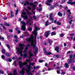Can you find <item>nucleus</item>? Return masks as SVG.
<instances>
[{"instance_id": "f257e3e1", "label": "nucleus", "mask_w": 75, "mask_h": 75, "mask_svg": "<svg viewBox=\"0 0 75 75\" xmlns=\"http://www.w3.org/2000/svg\"><path fill=\"white\" fill-rule=\"evenodd\" d=\"M34 31L32 32V34H34L35 36V39H34V36L33 35H30V37L28 38V42H30V44L28 45V47L30 45L33 47L34 48V51H35L34 53L35 55H37V53H38V47H36V46L35 45V44H35L37 42V30H40V28H37V26L34 25Z\"/></svg>"}, {"instance_id": "f03ea898", "label": "nucleus", "mask_w": 75, "mask_h": 75, "mask_svg": "<svg viewBox=\"0 0 75 75\" xmlns=\"http://www.w3.org/2000/svg\"><path fill=\"white\" fill-rule=\"evenodd\" d=\"M19 46L20 48L16 47V49L17 50L16 53L18 55L19 54H20L21 57H23V56L24 58H26L27 57V50H28V47H27L25 50H24L23 52V55L22 54L23 52L21 50H23L24 49V45L23 44H19Z\"/></svg>"}, {"instance_id": "7ed1b4c3", "label": "nucleus", "mask_w": 75, "mask_h": 75, "mask_svg": "<svg viewBox=\"0 0 75 75\" xmlns=\"http://www.w3.org/2000/svg\"><path fill=\"white\" fill-rule=\"evenodd\" d=\"M26 62H25L23 63H22L21 61L19 62V67L20 68H22L23 67V66H24V65H26V67L27 68V69H26V71L27 73H28V66L27 65V63L28 62V59H26L25 60Z\"/></svg>"}, {"instance_id": "20e7f679", "label": "nucleus", "mask_w": 75, "mask_h": 75, "mask_svg": "<svg viewBox=\"0 0 75 75\" xmlns=\"http://www.w3.org/2000/svg\"><path fill=\"white\" fill-rule=\"evenodd\" d=\"M21 16L26 21V23L27 24H28V16L27 15L26 13L24 12H22L21 14Z\"/></svg>"}, {"instance_id": "39448f33", "label": "nucleus", "mask_w": 75, "mask_h": 75, "mask_svg": "<svg viewBox=\"0 0 75 75\" xmlns=\"http://www.w3.org/2000/svg\"><path fill=\"white\" fill-rule=\"evenodd\" d=\"M29 53V62L30 61H32L33 60V59H32V58H31V57H33V56H34V54L32 53L31 52V51L30 50L28 52Z\"/></svg>"}, {"instance_id": "423d86ee", "label": "nucleus", "mask_w": 75, "mask_h": 75, "mask_svg": "<svg viewBox=\"0 0 75 75\" xmlns=\"http://www.w3.org/2000/svg\"><path fill=\"white\" fill-rule=\"evenodd\" d=\"M21 23H22L23 25L21 27V30H22V31H25V23L23 21H21Z\"/></svg>"}, {"instance_id": "0eeeda50", "label": "nucleus", "mask_w": 75, "mask_h": 75, "mask_svg": "<svg viewBox=\"0 0 75 75\" xmlns=\"http://www.w3.org/2000/svg\"><path fill=\"white\" fill-rule=\"evenodd\" d=\"M34 62L33 63H32V62H30L29 63V65L28 66V71H31V68H32V69H33V67H31V65H33V66H34Z\"/></svg>"}, {"instance_id": "6e6552de", "label": "nucleus", "mask_w": 75, "mask_h": 75, "mask_svg": "<svg viewBox=\"0 0 75 75\" xmlns=\"http://www.w3.org/2000/svg\"><path fill=\"white\" fill-rule=\"evenodd\" d=\"M30 6H33V8L32 10V11H33L34 10H35V7H36V5H35L33 3H30Z\"/></svg>"}, {"instance_id": "1a4fd4ad", "label": "nucleus", "mask_w": 75, "mask_h": 75, "mask_svg": "<svg viewBox=\"0 0 75 75\" xmlns=\"http://www.w3.org/2000/svg\"><path fill=\"white\" fill-rule=\"evenodd\" d=\"M51 34V31H48L45 33V34H44V35L47 38L48 37L49 34Z\"/></svg>"}, {"instance_id": "9d476101", "label": "nucleus", "mask_w": 75, "mask_h": 75, "mask_svg": "<svg viewBox=\"0 0 75 75\" xmlns=\"http://www.w3.org/2000/svg\"><path fill=\"white\" fill-rule=\"evenodd\" d=\"M33 18V17L32 16H30V17L28 19V22H30V24H29L30 25H31V23H33V21H32V19Z\"/></svg>"}, {"instance_id": "9b49d317", "label": "nucleus", "mask_w": 75, "mask_h": 75, "mask_svg": "<svg viewBox=\"0 0 75 75\" xmlns=\"http://www.w3.org/2000/svg\"><path fill=\"white\" fill-rule=\"evenodd\" d=\"M52 15H53V14L52 13H50V20H51V21H54V19H53V18H52Z\"/></svg>"}, {"instance_id": "f8f14e48", "label": "nucleus", "mask_w": 75, "mask_h": 75, "mask_svg": "<svg viewBox=\"0 0 75 75\" xmlns=\"http://www.w3.org/2000/svg\"><path fill=\"white\" fill-rule=\"evenodd\" d=\"M24 68H23L22 70L20 71V74H21V75H24Z\"/></svg>"}, {"instance_id": "ddd939ff", "label": "nucleus", "mask_w": 75, "mask_h": 75, "mask_svg": "<svg viewBox=\"0 0 75 75\" xmlns=\"http://www.w3.org/2000/svg\"><path fill=\"white\" fill-rule=\"evenodd\" d=\"M10 14L11 16H10V18H12V17H14V13H13V12L12 11H11Z\"/></svg>"}, {"instance_id": "4468645a", "label": "nucleus", "mask_w": 75, "mask_h": 75, "mask_svg": "<svg viewBox=\"0 0 75 75\" xmlns=\"http://www.w3.org/2000/svg\"><path fill=\"white\" fill-rule=\"evenodd\" d=\"M45 54L46 55H52V53H51L50 52H45Z\"/></svg>"}, {"instance_id": "2eb2a0df", "label": "nucleus", "mask_w": 75, "mask_h": 75, "mask_svg": "<svg viewBox=\"0 0 75 75\" xmlns=\"http://www.w3.org/2000/svg\"><path fill=\"white\" fill-rule=\"evenodd\" d=\"M72 62H75V60L70 59L68 62L69 64H71Z\"/></svg>"}, {"instance_id": "dca6fc26", "label": "nucleus", "mask_w": 75, "mask_h": 75, "mask_svg": "<svg viewBox=\"0 0 75 75\" xmlns=\"http://www.w3.org/2000/svg\"><path fill=\"white\" fill-rule=\"evenodd\" d=\"M58 15L59 17H62V16H63V14L62 13H61L60 12H59L58 13Z\"/></svg>"}, {"instance_id": "f3484780", "label": "nucleus", "mask_w": 75, "mask_h": 75, "mask_svg": "<svg viewBox=\"0 0 75 75\" xmlns=\"http://www.w3.org/2000/svg\"><path fill=\"white\" fill-rule=\"evenodd\" d=\"M13 75H17V70H14L13 73Z\"/></svg>"}, {"instance_id": "a211bd4d", "label": "nucleus", "mask_w": 75, "mask_h": 75, "mask_svg": "<svg viewBox=\"0 0 75 75\" xmlns=\"http://www.w3.org/2000/svg\"><path fill=\"white\" fill-rule=\"evenodd\" d=\"M55 51H57V53H59V47H57L55 48Z\"/></svg>"}, {"instance_id": "6ab92c4d", "label": "nucleus", "mask_w": 75, "mask_h": 75, "mask_svg": "<svg viewBox=\"0 0 75 75\" xmlns=\"http://www.w3.org/2000/svg\"><path fill=\"white\" fill-rule=\"evenodd\" d=\"M24 36L25 37H28V33L26 32L24 33Z\"/></svg>"}, {"instance_id": "aec40b11", "label": "nucleus", "mask_w": 75, "mask_h": 75, "mask_svg": "<svg viewBox=\"0 0 75 75\" xmlns=\"http://www.w3.org/2000/svg\"><path fill=\"white\" fill-rule=\"evenodd\" d=\"M40 68V67L39 66H33L34 69H38V68Z\"/></svg>"}, {"instance_id": "412c9836", "label": "nucleus", "mask_w": 75, "mask_h": 75, "mask_svg": "<svg viewBox=\"0 0 75 75\" xmlns=\"http://www.w3.org/2000/svg\"><path fill=\"white\" fill-rule=\"evenodd\" d=\"M26 5H28V1H27L26 3H24V6H26Z\"/></svg>"}, {"instance_id": "4be33fe9", "label": "nucleus", "mask_w": 75, "mask_h": 75, "mask_svg": "<svg viewBox=\"0 0 75 75\" xmlns=\"http://www.w3.org/2000/svg\"><path fill=\"white\" fill-rule=\"evenodd\" d=\"M6 46L8 48V49H9V50H10V45L8 44H7L6 45Z\"/></svg>"}, {"instance_id": "5701e85b", "label": "nucleus", "mask_w": 75, "mask_h": 75, "mask_svg": "<svg viewBox=\"0 0 75 75\" xmlns=\"http://www.w3.org/2000/svg\"><path fill=\"white\" fill-rule=\"evenodd\" d=\"M48 21H46L45 23V25L46 26H47V25H48L49 24L48 23Z\"/></svg>"}, {"instance_id": "b1692460", "label": "nucleus", "mask_w": 75, "mask_h": 75, "mask_svg": "<svg viewBox=\"0 0 75 75\" xmlns=\"http://www.w3.org/2000/svg\"><path fill=\"white\" fill-rule=\"evenodd\" d=\"M0 40H4V38L3 36H0Z\"/></svg>"}, {"instance_id": "393cba45", "label": "nucleus", "mask_w": 75, "mask_h": 75, "mask_svg": "<svg viewBox=\"0 0 75 75\" xmlns=\"http://www.w3.org/2000/svg\"><path fill=\"white\" fill-rule=\"evenodd\" d=\"M50 2H47L46 3V5H47V6H51V4H50L49 3Z\"/></svg>"}, {"instance_id": "a878e982", "label": "nucleus", "mask_w": 75, "mask_h": 75, "mask_svg": "<svg viewBox=\"0 0 75 75\" xmlns=\"http://www.w3.org/2000/svg\"><path fill=\"white\" fill-rule=\"evenodd\" d=\"M57 25H61V23L59 21L57 22Z\"/></svg>"}, {"instance_id": "bb28decb", "label": "nucleus", "mask_w": 75, "mask_h": 75, "mask_svg": "<svg viewBox=\"0 0 75 75\" xmlns=\"http://www.w3.org/2000/svg\"><path fill=\"white\" fill-rule=\"evenodd\" d=\"M65 66L66 68H68V67H69V65H68V63H66L65 64Z\"/></svg>"}, {"instance_id": "cd10ccee", "label": "nucleus", "mask_w": 75, "mask_h": 75, "mask_svg": "<svg viewBox=\"0 0 75 75\" xmlns=\"http://www.w3.org/2000/svg\"><path fill=\"white\" fill-rule=\"evenodd\" d=\"M17 59V57H14L12 58V59H13V60H14L15 59Z\"/></svg>"}, {"instance_id": "c85d7f7f", "label": "nucleus", "mask_w": 75, "mask_h": 75, "mask_svg": "<svg viewBox=\"0 0 75 75\" xmlns=\"http://www.w3.org/2000/svg\"><path fill=\"white\" fill-rule=\"evenodd\" d=\"M5 26H10V25L7 23H6L5 24Z\"/></svg>"}, {"instance_id": "c756f323", "label": "nucleus", "mask_w": 75, "mask_h": 75, "mask_svg": "<svg viewBox=\"0 0 75 75\" xmlns=\"http://www.w3.org/2000/svg\"><path fill=\"white\" fill-rule=\"evenodd\" d=\"M56 35V33L54 32H52L51 33V35Z\"/></svg>"}, {"instance_id": "7c9ffc66", "label": "nucleus", "mask_w": 75, "mask_h": 75, "mask_svg": "<svg viewBox=\"0 0 75 75\" xmlns=\"http://www.w3.org/2000/svg\"><path fill=\"white\" fill-rule=\"evenodd\" d=\"M55 6H51L50 8L51 9H53V8H55Z\"/></svg>"}, {"instance_id": "2f4dec72", "label": "nucleus", "mask_w": 75, "mask_h": 75, "mask_svg": "<svg viewBox=\"0 0 75 75\" xmlns=\"http://www.w3.org/2000/svg\"><path fill=\"white\" fill-rule=\"evenodd\" d=\"M47 1L48 3H51V2H52V0H47Z\"/></svg>"}, {"instance_id": "473e14b6", "label": "nucleus", "mask_w": 75, "mask_h": 75, "mask_svg": "<svg viewBox=\"0 0 75 75\" xmlns=\"http://www.w3.org/2000/svg\"><path fill=\"white\" fill-rule=\"evenodd\" d=\"M1 57L2 58V59H4V58H5V56L4 55H2L1 56Z\"/></svg>"}, {"instance_id": "72a5a7b5", "label": "nucleus", "mask_w": 75, "mask_h": 75, "mask_svg": "<svg viewBox=\"0 0 75 75\" xmlns=\"http://www.w3.org/2000/svg\"><path fill=\"white\" fill-rule=\"evenodd\" d=\"M70 36H74L75 34L73 33H71L70 34Z\"/></svg>"}, {"instance_id": "f704fd0d", "label": "nucleus", "mask_w": 75, "mask_h": 75, "mask_svg": "<svg viewBox=\"0 0 75 75\" xmlns=\"http://www.w3.org/2000/svg\"><path fill=\"white\" fill-rule=\"evenodd\" d=\"M5 55L6 56V57H9V54L8 53H5Z\"/></svg>"}, {"instance_id": "c9c22d12", "label": "nucleus", "mask_w": 75, "mask_h": 75, "mask_svg": "<svg viewBox=\"0 0 75 75\" xmlns=\"http://www.w3.org/2000/svg\"><path fill=\"white\" fill-rule=\"evenodd\" d=\"M67 54H71L72 53V51H69L67 52Z\"/></svg>"}, {"instance_id": "e433bc0d", "label": "nucleus", "mask_w": 75, "mask_h": 75, "mask_svg": "<svg viewBox=\"0 0 75 75\" xmlns=\"http://www.w3.org/2000/svg\"><path fill=\"white\" fill-rule=\"evenodd\" d=\"M18 9H17L16 12V15H17V14H18Z\"/></svg>"}, {"instance_id": "4c0bfd02", "label": "nucleus", "mask_w": 75, "mask_h": 75, "mask_svg": "<svg viewBox=\"0 0 75 75\" xmlns=\"http://www.w3.org/2000/svg\"><path fill=\"white\" fill-rule=\"evenodd\" d=\"M25 10L27 14H28V9H25Z\"/></svg>"}, {"instance_id": "58836bf2", "label": "nucleus", "mask_w": 75, "mask_h": 75, "mask_svg": "<svg viewBox=\"0 0 75 75\" xmlns=\"http://www.w3.org/2000/svg\"><path fill=\"white\" fill-rule=\"evenodd\" d=\"M28 30L29 31H32V28H31V27L29 28Z\"/></svg>"}, {"instance_id": "ea45409f", "label": "nucleus", "mask_w": 75, "mask_h": 75, "mask_svg": "<svg viewBox=\"0 0 75 75\" xmlns=\"http://www.w3.org/2000/svg\"><path fill=\"white\" fill-rule=\"evenodd\" d=\"M66 0H63L62 2H61L62 4H63V3H64L65 1H66Z\"/></svg>"}, {"instance_id": "a19ab883", "label": "nucleus", "mask_w": 75, "mask_h": 75, "mask_svg": "<svg viewBox=\"0 0 75 75\" xmlns=\"http://www.w3.org/2000/svg\"><path fill=\"white\" fill-rule=\"evenodd\" d=\"M2 53H5V50L4 49H3L2 50Z\"/></svg>"}, {"instance_id": "79ce46f5", "label": "nucleus", "mask_w": 75, "mask_h": 75, "mask_svg": "<svg viewBox=\"0 0 75 75\" xmlns=\"http://www.w3.org/2000/svg\"><path fill=\"white\" fill-rule=\"evenodd\" d=\"M71 3H72V2L71 1H68V2L67 3V4H71Z\"/></svg>"}, {"instance_id": "37998d69", "label": "nucleus", "mask_w": 75, "mask_h": 75, "mask_svg": "<svg viewBox=\"0 0 75 75\" xmlns=\"http://www.w3.org/2000/svg\"><path fill=\"white\" fill-rule=\"evenodd\" d=\"M33 18H34V19H35V20H36V19H37V18L36 17H35V15H33Z\"/></svg>"}, {"instance_id": "c03bdc74", "label": "nucleus", "mask_w": 75, "mask_h": 75, "mask_svg": "<svg viewBox=\"0 0 75 75\" xmlns=\"http://www.w3.org/2000/svg\"><path fill=\"white\" fill-rule=\"evenodd\" d=\"M50 41H51V40H50V39H49L48 40V42L49 43V44H51V43Z\"/></svg>"}, {"instance_id": "a18cd8bd", "label": "nucleus", "mask_w": 75, "mask_h": 75, "mask_svg": "<svg viewBox=\"0 0 75 75\" xmlns=\"http://www.w3.org/2000/svg\"><path fill=\"white\" fill-rule=\"evenodd\" d=\"M42 8H39L38 9V11H41V10H42Z\"/></svg>"}, {"instance_id": "49530a36", "label": "nucleus", "mask_w": 75, "mask_h": 75, "mask_svg": "<svg viewBox=\"0 0 75 75\" xmlns=\"http://www.w3.org/2000/svg\"><path fill=\"white\" fill-rule=\"evenodd\" d=\"M4 73V72L2 70H0V74H3Z\"/></svg>"}, {"instance_id": "de8ad7c7", "label": "nucleus", "mask_w": 75, "mask_h": 75, "mask_svg": "<svg viewBox=\"0 0 75 75\" xmlns=\"http://www.w3.org/2000/svg\"><path fill=\"white\" fill-rule=\"evenodd\" d=\"M32 14H33L32 13H31V12H28L29 16H31V15H32Z\"/></svg>"}, {"instance_id": "09e8293b", "label": "nucleus", "mask_w": 75, "mask_h": 75, "mask_svg": "<svg viewBox=\"0 0 75 75\" xmlns=\"http://www.w3.org/2000/svg\"><path fill=\"white\" fill-rule=\"evenodd\" d=\"M71 4L72 5L73 4V5H75V2H72L71 3Z\"/></svg>"}, {"instance_id": "8fccbe9b", "label": "nucleus", "mask_w": 75, "mask_h": 75, "mask_svg": "<svg viewBox=\"0 0 75 75\" xmlns=\"http://www.w3.org/2000/svg\"><path fill=\"white\" fill-rule=\"evenodd\" d=\"M14 38H15L16 39H17V38H18L17 37V36L16 35H14Z\"/></svg>"}, {"instance_id": "3c124183", "label": "nucleus", "mask_w": 75, "mask_h": 75, "mask_svg": "<svg viewBox=\"0 0 75 75\" xmlns=\"http://www.w3.org/2000/svg\"><path fill=\"white\" fill-rule=\"evenodd\" d=\"M16 61H14V63L13 64V65H15V66H16Z\"/></svg>"}, {"instance_id": "603ef678", "label": "nucleus", "mask_w": 75, "mask_h": 75, "mask_svg": "<svg viewBox=\"0 0 75 75\" xmlns=\"http://www.w3.org/2000/svg\"><path fill=\"white\" fill-rule=\"evenodd\" d=\"M57 74H60V71L57 70Z\"/></svg>"}, {"instance_id": "864d4df0", "label": "nucleus", "mask_w": 75, "mask_h": 75, "mask_svg": "<svg viewBox=\"0 0 75 75\" xmlns=\"http://www.w3.org/2000/svg\"><path fill=\"white\" fill-rule=\"evenodd\" d=\"M43 61H44L43 60H39V62L41 63V62H43Z\"/></svg>"}, {"instance_id": "5fc2aeb1", "label": "nucleus", "mask_w": 75, "mask_h": 75, "mask_svg": "<svg viewBox=\"0 0 75 75\" xmlns=\"http://www.w3.org/2000/svg\"><path fill=\"white\" fill-rule=\"evenodd\" d=\"M70 58H71V59H72V54H71L70 55Z\"/></svg>"}, {"instance_id": "6e6d98bb", "label": "nucleus", "mask_w": 75, "mask_h": 75, "mask_svg": "<svg viewBox=\"0 0 75 75\" xmlns=\"http://www.w3.org/2000/svg\"><path fill=\"white\" fill-rule=\"evenodd\" d=\"M14 41L16 42H18V40H17V39H16V40H14Z\"/></svg>"}, {"instance_id": "4d7b16f0", "label": "nucleus", "mask_w": 75, "mask_h": 75, "mask_svg": "<svg viewBox=\"0 0 75 75\" xmlns=\"http://www.w3.org/2000/svg\"><path fill=\"white\" fill-rule=\"evenodd\" d=\"M43 51H44V53L45 54V52H47V51H46V50H45V48H44L43 49Z\"/></svg>"}, {"instance_id": "13d9d810", "label": "nucleus", "mask_w": 75, "mask_h": 75, "mask_svg": "<svg viewBox=\"0 0 75 75\" xmlns=\"http://www.w3.org/2000/svg\"><path fill=\"white\" fill-rule=\"evenodd\" d=\"M64 34H62L60 35V36L61 37H64Z\"/></svg>"}, {"instance_id": "bf43d9fd", "label": "nucleus", "mask_w": 75, "mask_h": 75, "mask_svg": "<svg viewBox=\"0 0 75 75\" xmlns=\"http://www.w3.org/2000/svg\"><path fill=\"white\" fill-rule=\"evenodd\" d=\"M13 30H9V32L10 33L11 32H13Z\"/></svg>"}, {"instance_id": "052dcab7", "label": "nucleus", "mask_w": 75, "mask_h": 75, "mask_svg": "<svg viewBox=\"0 0 75 75\" xmlns=\"http://www.w3.org/2000/svg\"><path fill=\"white\" fill-rule=\"evenodd\" d=\"M65 74V72H62V74H61V75H63L64 74Z\"/></svg>"}, {"instance_id": "680f3d73", "label": "nucleus", "mask_w": 75, "mask_h": 75, "mask_svg": "<svg viewBox=\"0 0 75 75\" xmlns=\"http://www.w3.org/2000/svg\"><path fill=\"white\" fill-rule=\"evenodd\" d=\"M31 8L30 7H28V10H31Z\"/></svg>"}, {"instance_id": "e2e57ef3", "label": "nucleus", "mask_w": 75, "mask_h": 75, "mask_svg": "<svg viewBox=\"0 0 75 75\" xmlns=\"http://www.w3.org/2000/svg\"><path fill=\"white\" fill-rule=\"evenodd\" d=\"M23 36H24V34H23L22 35L20 36L21 38H23Z\"/></svg>"}, {"instance_id": "0e129e2a", "label": "nucleus", "mask_w": 75, "mask_h": 75, "mask_svg": "<svg viewBox=\"0 0 75 75\" xmlns=\"http://www.w3.org/2000/svg\"><path fill=\"white\" fill-rule=\"evenodd\" d=\"M40 75V73H37L36 74H35V75Z\"/></svg>"}, {"instance_id": "69168bd1", "label": "nucleus", "mask_w": 75, "mask_h": 75, "mask_svg": "<svg viewBox=\"0 0 75 75\" xmlns=\"http://www.w3.org/2000/svg\"><path fill=\"white\" fill-rule=\"evenodd\" d=\"M73 70H74V71H75V67H73Z\"/></svg>"}, {"instance_id": "338daca9", "label": "nucleus", "mask_w": 75, "mask_h": 75, "mask_svg": "<svg viewBox=\"0 0 75 75\" xmlns=\"http://www.w3.org/2000/svg\"><path fill=\"white\" fill-rule=\"evenodd\" d=\"M73 40L74 41H75V37H74L73 38Z\"/></svg>"}, {"instance_id": "774afa93", "label": "nucleus", "mask_w": 75, "mask_h": 75, "mask_svg": "<svg viewBox=\"0 0 75 75\" xmlns=\"http://www.w3.org/2000/svg\"><path fill=\"white\" fill-rule=\"evenodd\" d=\"M8 75H13L11 73H9L8 74Z\"/></svg>"}]
</instances>
